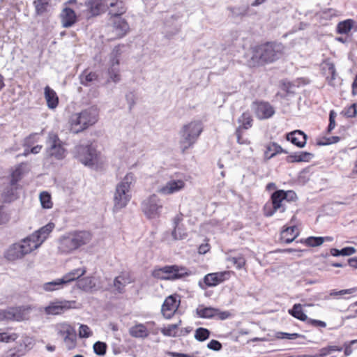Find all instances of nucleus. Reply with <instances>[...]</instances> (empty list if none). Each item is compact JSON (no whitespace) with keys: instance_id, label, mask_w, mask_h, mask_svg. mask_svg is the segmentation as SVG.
I'll use <instances>...</instances> for the list:
<instances>
[{"instance_id":"nucleus-1","label":"nucleus","mask_w":357,"mask_h":357,"mask_svg":"<svg viewBox=\"0 0 357 357\" xmlns=\"http://www.w3.org/2000/svg\"><path fill=\"white\" fill-rule=\"evenodd\" d=\"M54 228V224L49 222L20 243L12 244L5 254L6 258L10 261H15L37 249L47 238Z\"/></svg>"},{"instance_id":"nucleus-2","label":"nucleus","mask_w":357,"mask_h":357,"mask_svg":"<svg viewBox=\"0 0 357 357\" xmlns=\"http://www.w3.org/2000/svg\"><path fill=\"white\" fill-rule=\"evenodd\" d=\"M92 239V234L87 231H74L63 235L59 240V250L68 254L80 247L88 244Z\"/></svg>"},{"instance_id":"nucleus-3","label":"nucleus","mask_w":357,"mask_h":357,"mask_svg":"<svg viewBox=\"0 0 357 357\" xmlns=\"http://www.w3.org/2000/svg\"><path fill=\"white\" fill-rule=\"evenodd\" d=\"M98 119V109L94 107L85 109L80 112L73 114L69 120L70 130L79 133L94 125Z\"/></svg>"},{"instance_id":"nucleus-4","label":"nucleus","mask_w":357,"mask_h":357,"mask_svg":"<svg viewBox=\"0 0 357 357\" xmlns=\"http://www.w3.org/2000/svg\"><path fill=\"white\" fill-rule=\"evenodd\" d=\"M135 182L133 173L129 172L116 185L114 194V211L125 208L131 199L130 188Z\"/></svg>"},{"instance_id":"nucleus-5","label":"nucleus","mask_w":357,"mask_h":357,"mask_svg":"<svg viewBox=\"0 0 357 357\" xmlns=\"http://www.w3.org/2000/svg\"><path fill=\"white\" fill-rule=\"evenodd\" d=\"M115 5L120 7L118 13H115L116 14L126 12L124 3L120 0H87L84 4L79 3L77 8L86 7V10L83 12L85 13V17L90 19L104 13L109 7H114Z\"/></svg>"},{"instance_id":"nucleus-6","label":"nucleus","mask_w":357,"mask_h":357,"mask_svg":"<svg viewBox=\"0 0 357 357\" xmlns=\"http://www.w3.org/2000/svg\"><path fill=\"white\" fill-rule=\"evenodd\" d=\"M202 130V124L199 121H191L183 126L179 132V147L183 153L194 145Z\"/></svg>"},{"instance_id":"nucleus-7","label":"nucleus","mask_w":357,"mask_h":357,"mask_svg":"<svg viewBox=\"0 0 357 357\" xmlns=\"http://www.w3.org/2000/svg\"><path fill=\"white\" fill-rule=\"evenodd\" d=\"M282 55V45L273 43H268L257 48L252 59H257L259 65L265 63H271L278 59Z\"/></svg>"},{"instance_id":"nucleus-8","label":"nucleus","mask_w":357,"mask_h":357,"mask_svg":"<svg viewBox=\"0 0 357 357\" xmlns=\"http://www.w3.org/2000/svg\"><path fill=\"white\" fill-rule=\"evenodd\" d=\"M192 273L185 267L177 265L165 266L156 268L153 271V276L155 278L167 280H175L190 275Z\"/></svg>"},{"instance_id":"nucleus-9","label":"nucleus","mask_w":357,"mask_h":357,"mask_svg":"<svg viewBox=\"0 0 357 357\" xmlns=\"http://www.w3.org/2000/svg\"><path fill=\"white\" fill-rule=\"evenodd\" d=\"M141 208L148 219H157L161 215L163 202L158 195L153 194L142 202Z\"/></svg>"},{"instance_id":"nucleus-10","label":"nucleus","mask_w":357,"mask_h":357,"mask_svg":"<svg viewBox=\"0 0 357 357\" xmlns=\"http://www.w3.org/2000/svg\"><path fill=\"white\" fill-rule=\"evenodd\" d=\"M31 307L29 305L9 307L0 310V321H22L29 319Z\"/></svg>"},{"instance_id":"nucleus-11","label":"nucleus","mask_w":357,"mask_h":357,"mask_svg":"<svg viewBox=\"0 0 357 357\" xmlns=\"http://www.w3.org/2000/svg\"><path fill=\"white\" fill-rule=\"evenodd\" d=\"M86 273L84 268H77L64 275L62 278L43 284V288L46 291H52L61 289L64 284L79 279Z\"/></svg>"},{"instance_id":"nucleus-12","label":"nucleus","mask_w":357,"mask_h":357,"mask_svg":"<svg viewBox=\"0 0 357 357\" xmlns=\"http://www.w3.org/2000/svg\"><path fill=\"white\" fill-rule=\"evenodd\" d=\"M75 157L86 166L92 167L96 162V150L89 144H79L74 149Z\"/></svg>"},{"instance_id":"nucleus-13","label":"nucleus","mask_w":357,"mask_h":357,"mask_svg":"<svg viewBox=\"0 0 357 357\" xmlns=\"http://www.w3.org/2000/svg\"><path fill=\"white\" fill-rule=\"evenodd\" d=\"M46 143L48 155L56 160H63L66 157V150L56 133L50 132Z\"/></svg>"},{"instance_id":"nucleus-14","label":"nucleus","mask_w":357,"mask_h":357,"mask_svg":"<svg viewBox=\"0 0 357 357\" xmlns=\"http://www.w3.org/2000/svg\"><path fill=\"white\" fill-rule=\"evenodd\" d=\"M197 315L203 319H213L218 317L220 320L228 319L231 314L228 311H221L218 308L213 307H205L200 305L196 309Z\"/></svg>"},{"instance_id":"nucleus-15","label":"nucleus","mask_w":357,"mask_h":357,"mask_svg":"<svg viewBox=\"0 0 357 357\" xmlns=\"http://www.w3.org/2000/svg\"><path fill=\"white\" fill-rule=\"evenodd\" d=\"M229 275L228 271L208 273L204 277L203 281L199 282L198 285L202 289H206L207 287H215L227 280Z\"/></svg>"},{"instance_id":"nucleus-16","label":"nucleus","mask_w":357,"mask_h":357,"mask_svg":"<svg viewBox=\"0 0 357 357\" xmlns=\"http://www.w3.org/2000/svg\"><path fill=\"white\" fill-rule=\"evenodd\" d=\"M284 190H275L271 195V201H272V206L273 208L271 209H268L266 206L264 208V214L267 217L272 216L275 212L280 211V212L283 213L285 211V207L283 205V202H284Z\"/></svg>"},{"instance_id":"nucleus-17","label":"nucleus","mask_w":357,"mask_h":357,"mask_svg":"<svg viewBox=\"0 0 357 357\" xmlns=\"http://www.w3.org/2000/svg\"><path fill=\"white\" fill-rule=\"evenodd\" d=\"M180 301L177 300V296H169L164 301L161 312L166 319H170L177 310Z\"/></svg>"},{"instance_id":"nucleus-18","label":"nucleus","mask_w":357,"mask_h":357,"mask_svg":"<svg viewBox=\"0 0 357 357\" xmlns=\"http://www.w3.org/2000/svg\"><path fill=\"white\" fill-rule=\"evenodd\" d=\"M185 187V182L183 180L172 179L163 186L159 187L157 192L164 195H172L181 190Z\"/></svg>"},{"instance_id":"nucleus-19","label":"nucleus","mask_w":357,"mask_h":357,"mask_svg":"<svg viewBox=\"0 0 357 357\" xmlns=\"http://www.w3.org/2000/svg\"><path fill=\"white\" fill-rule=\"evenodd\" d=\"M71 304L66 301H56L51 302L46 306L44 311L48 315H58L63 313L66 310L70 308Z\"/></svg>"},{"instance_id":"nucleus-20","label":"nucleus","mask_w":357,"mask_h":357,"mask_svg":"<svg viewBox=\"0 0 357 357\" xmlns=\"http://www.w3.org/2000/svg\"><path fill=\"white\" fill-rule=\"evenodd\" d=\"M255 114L259 119H267L275 114L274 107L268 102L261 101L255 103Z\"/></svg>"},{"instance_id":"nucleus-21","label":"nucleus","mask_w":357,"mask_h":357,"mask_svg":"<svg viewBox=\"0 0 357 357\" xmlns=\"http://www.w3.org/2000/svg\"><path fill=\"white\" fill-rule=\"evenodd\" d=\"M286 139L298 148H303L307 142V136L302 130H296L287 134Z\"/></svg>"},{"instance_id":"nucleus-22","label":"nucleus","mask_w":357,"mask_h":357,"mask_svg":"<svg viewBox=\"0 0 357 357\" xmlns=\"http://www.w3.org/2000/svg\"><path fill=\"white\" fill-rule=\"evenodd\" d=\"M61 21L63 27H71L77 22V15L72 8L66 7L61 13Z\"/></svg>"},{"instance_id":"nucleus-23","label":"nucleus","mask_w":357,"mask_h":357,"mask_svg":"<svg viewBox=\"0 0 357 357\" xmlns=\"http://www.w3.org/2000/svg\"><path fill=\"white\" fill-rule=\"evenodd\" d=\"M112 23L114 31L118 38L126 36L130 29L129 24L122 17H114Z\"/></svg>"},{"instance_id":"nucleus-24","label":"nucleus","mask_w":357,"mask_h":357,"mask_svg":"<svg viewBox=\"0 0 357 357\" xmlns=\"http://www.w3.org/2000/svg\"><path fill=\"white\" fill-rule=\"evenodd\" d=\"M313 158L314 155L312 153L300 151L289 154L286 158V161L288 163L310 162Z\"/></svg>"},{"instance_id":"nucleus-25","label":"nucleus","mask_w":357,"mask_h":357,"mask_svg":"<svg viewBox=\"0 0 357 357\" xmlns=\"http://www.w3.org/2000/svg\"><path fill=\"white\" fill-rule=\"evenodd\" d=\"M282 153H288V151L283 149L281 146H280L276 142H270L266 146L264 158L266 160H270L271 158L275 157L276 155Z\"/></svg>"},{"instance_id":"nucleus-26","label":"nucleus","mask_w":357,"mask_h":357,"mask_svg":"<svg viewBox=\"0 0 357 357\" xmlns=\"http://www.w3.org/2000/svg\"><path fill=\"white\" fill-rule=\"evenodd\" d=\"M45 98L47 101V107L50 109H54L59 104V98L56 93L50 86L45 87Z\"/></svg>"},{"instance_id":"nucleus-27","label":"nucleus","mask_w":357,"mask_h":357,"mask_svg":"<svg viewBox=\"0 0 357 357\" xmlns=\"http://www.w3.org/2000/svg\"><path fill=\"white\" fill-rule=\"evenodd\" d=\"M298 236L296 226L288 227L281 232V240L286 244L293 242Z\"/></svg>"},{"instance_id":"nucleus-28","label":"nucleus","mask_w":357,"mask_h":357,"mask_svg":"<svg viewBox=\"0 0 357 357\" xmlns=\"http://www.w3.org/2000/svg\"><path fill=\"white\" fill-rule=\"evenodd\" d=\"M130 335L136 338H146L149 336V332L146 326L143 324H137L129 329Z\"/></svg>"},{"instance_id":"nucleus-29","label":"nucleus","mask_w":357,"mask_h":357,"mask_svg":"<svg viewBox=\"0 0 357 357\" xmlns=\"http://www.w3.org/2000/svg\"><path fill=\"white\" fill-rule=\"evenodd\" d=\"M76 286L84 291H91L96 289L94 279L91 277H85L78 280L76 282Z\"/></svg>"},{"instance_id":"nucleus-30","label":"nucleus","mask_w":357,"mask_h":357,"mask_svg":"<svg viewBox=\"0 0 357 357\" xmlns=\"http://www.w3.org/2000/svg\"><path fill=\"white\" fill-rule=\"evenodd\" d=\"M17 185L9 184L3 189L2 196L5 202H12L17 198Z\"/></svg>"},{"instance_id":"nucleus-31","label":"nucleus","mask_w":357,"mask_h":357,"mask_svg":"<svg viewBox=\"0 0 357 357\" xmlns=\"http://www.w3.org/2000/svg\"><path fill=\"white\" fill-rule=\"evenodd\" d=\"M290 315L302 321H307L308 317L302 310V305L300 303H296L291 309L288 310Z\"/></svg>"},{"instance_id":"nucleus-32","label":"nucleus","mask_w":357,"mask_h":357,"mask_svg":"<svg viewBox=\"0 0 357 357\" xmlns=\"http://www.w3.org/2000/svg\"><path fill=\"white\" fill-rule=\"evenodd\" d=\"M98 79V75L94 72L84 70L79 75L81 84L88 86L90 84Z\"/></svg>"},{"instance_id":"nucleus-33","label":"nucleus","mask_w":357,"mask_h":357,"mask_svg":"<svg viewBox=\"0 0 357 357\" xmlns=\"http://www.w3.org/2000/svg\"><path fill=\"white\" fill-rule=\"evenodd\" d=\"M32 341L30 337H24L19 344L13 348L12 349H15L16 353L19 354L20 357L24 356L26 351L30 349V345L31 344Z\"/></svg>"},{"instance_id":"nucleus-34","label":"nucleus","mask_w":357,"mask_h":357,"mask_svg":"<svg viewBox=\"0 0 357 357\" xmlns=\"http://www.w3.org/2000/svg\"><path fill=\"white\" fill-rule=\"evenodd\" d=\"M354 21L351 19L340 22L337 25V32L340 34H347L352 29Z\"/></svg>"},{"instance_id":"nucleus-35","label":"nucleus","mask_w":357,"mask_h":357,"mask_svg":"<svg viewBox=\"0 0 357 357\" xmlns=\"http://www.w3.org/2000/svg\"><path fill=\"white\" fill-rule=\"evenodd\" d=\"M238 122L240 123L238 127H241V130L242 129H249L252 126V119L250 114L248 112H243L238 118Z\"/></svg>"},{"instance_id":"nucleus-36","label":"nucleus","mask_w":357,"mask_h":357,"mask_svg":"<svg viewBox=\"0 0 357 357\" xmlns=\"http://www.w3.org/2000/svg\"><path fill=\"white\" fill-rule=\"evenodd\" d=\"M56 331L57 335L63 337V339L67 335L75 331L74 328L67 323H61L56 326Z\"/></svg>"},{"instance_id":"nucleus-37","label":"nucleus","mask_w":357,"mask_h":357,"mask_svg":"<svg viewBox=\"0 0 357 357\" xmlns=\"http://www.w3.org/2000/svg\"><path fill=\"white\" fill-rule=\"evenodd\" d=\"M121 55V49L119 46H116L112 50L110 58L109 68H119V56Z\"/></svg>"},{"instance_id":"nucleus-38","label":"nucleus","mask_w":357,"mask_h":357,"mask_svg":"<svg viewBox=\"0 0 357 357\" xmlns=\"http://www.w3.org/2000/svg\"><path fill=\"white\" fill-rule=\"evenodd\" d=\"M63 342L68 350L73 349L77 344V335L75 330L73 331L70 335H67L63 338Z\"/></svg>"},{"instance_id":"nucleus-39","label":"nucleus","mask_w":357,"mask_h":357,"mask_svg":"<svg viewBox=\"0 0 357 357\" xmlns=\"http://www.w3.org/2000/svg\"><path fill=\"white\" fill-rule=\"evenodd\" d=\"M343 349L342 347L338 346H328L326 347L321 348L319 350V353L318 354L314 355L313 357H326L333 351H342Z\"/></svg>"},{"instance_id":"nucleus-40","label":"nucleus","mask_w":357,"mask_h":357,"mask_svg":"<svg viewBox=\"0 0 357 357\" xmlns=\"http://www.w3.org/2000/svg\"><path fill=\"white\" fill-rule=\"evenodd\" d=\"M128 283V280L123 275H119L114 280V286L119 293H122L123 291L124 287Z\"/></svg>"},{"instance_id":"nucleus-41","label":"nucleus","mask_w":357,"mask_h":357,"mask_svg":"<svg viewBox=\"0 0 357 357\" xmlns=\"http://www.w3.org/2000/svg\"><path fill=\"white\" fill-rule=\"evenodd\" d=\"M227 261L231 262L238 270L243 268L245 265V259L241 255L229 257L227 258Z\"/></svg>"},{"instance_id":"nucleus-42","label":"nucleus","mask_w":357,"mask_h":357,"mask_svg":"<svg viewBox=\"0 0 357 357\" xmlns=\"http://www.w3.org/2000/svg\"><path fill=\"white\" fill-rule=\"evenodd\" d=\"M210 333L207 328L199 327L195 331V338L199 342H203L209 338Z\"/></svg>"},{"instance_id":"nucleus-43","label":"nucleus","mask_w":357,"mask_h":357,"mask_svg":"<svg viewBox=\"0 0 357 357\" xmlns=\"http://www.w3.org/2000/svg\"><path fill=\"white\" fill-rule=\"evenodd\" d=\"M40 201L43 208L49 209L52 207L51 195L47 192L44 191L40 194Z\"/></svg>"},{"instance_id":"nucleus-44","label":"nucleus","mask_w":357,"mask_h":357,"mask_svg":"<svg viewBox=\"0 0 357 357\" xmlns=\"http://www.w3.org/2000/svg\"><path fill=\"white\" fill-rule=\"evenodd\" d=\"M325 241V238L321 236H310L305 238L303 242L310 247L319 246Z\"/></svg>"},{"instance_id":"nucleus-45","label":"nucleus","mask_w":357,"mask_h":357,"mask_svg":"<svg viewBox=\"0 0 357 357\" xmlns=\"http://www.w3.org/2000/svg\"><path fill=\"white\" fill-rule=\"evenodd\" d=\"M49 1L50 0H35L33 1L36 13L38 15H40L46 11Z\"/></svg>"},{"instance_id":"nucleus-46","label":"nucleus","mask_w":357,"mask_h":357,"mask_svg":"<svg viewBox=\"0 0 357 357\" xmlns=\"http://www.w3.org/2000/svg\"><path fill=\"white\" fill-rule=\"evenodd\" d=\"M231 15L234 17L245 16L248 14L249 8L248 6L243 7H229L228 8Z\"/></svg>"},{"instance_id":"nucleus-47","label":"nucleus","mask_w":357,"mask_h":357,"mask_svg":"<svg viewBox=\"0 0 357 357\" xmlns=\"http://www.w3.org/2000/svg\"><path fill=\"white\" fill-rule=\"evenodd\" d=\"M181 321L178 324H170L167 327H165L161 329V333L165 336L168 337H175L176 336V329L178 327L179 324H181Z\"/></svg>"},{"instance_id":"nucleus-48","label":"nucleus","mask_w":357,"mask_h":357,"mask_svg":"<svg viewBox=\"0 0 357 357\" xmlns=\"http://www.w3.org/2000/svg\"><path fill=\"white\" fill-rule=\"evenodd\" d=\"M107 347L106 343L100 341L95 342L93 347L94 353L100 356H102L106 354Z\"/></svg>"},{"instance_id":"nucleus-49","label":"nucleus","mask_w":357,"mask_h":357,"mask_svg":"<svg viewBox=\"0 0 357 357\" xmlns=\"http://www.w3.org/2000/svg\"><path fill=\"white\" fill-rule=\"evenodd\" d=\"M108 74L109 79L114 82V83H117L121 80L119 68H109Z\"/></svg>"},{"instance_id":"nucleus-50","label":"nucleus","mask_w":357,"mask_h":357,"mask_svg":"<svg viewBox=\"0 0 357 357\" xmlns=\"http://www.w3.org/2000/svg\"><path fill=\"white\" fill-rule=\"evenodd\" d=\"M16 333H9L7 332L0 333V342H10L15 341L17 338Z\"/></svg>"},{"instance_id":"nucleus-51","label":"nucleus","mask_w":357,"mask_h":357,"mask_svg":"<svg viewBox=\"0 0 357 357\" xmlns=\"http://www.w3.org/2000/svg\"><path fill=\"white\" fill-rule=\"evenodd\" d=\"M172 236L174 240H182L187 236V234L181 227L174 228L172 232Z\"/></svg>"},{"instance_id":"nucleus-52","label":"nucleus","mask_w":357,"mask_h":357,"mask_svg":"<svg viewBox=\"0 0 357 357\" xmlns=\"http://www.w3.org/2000/svg\"><path fill=\"white\" fill-rule=\"evenodd\" d=\"M22 170L21 167H17L11 174L10 182L12 185H17V182L22 178Z\"/></svg>"},{"instance_id":"nucleus-53","label":"nucleus","mask_w":357,"mask_h":357,"mask_svg":"<svg viewBox=\"0 0 357 357\" xmlns=\"http://www.w3.org/2000/svg\"><path fill=\"white\" fill-rule=\"evenodd\" d=\"M357 291V287H353L347 289H342L340 291L331 290L330 292L331 296H344L345 294H352Z\"/></svg>"},{"instance_id":"nucleus-54","label":"nucleus","mask_w":357,"mask_h":357,"mask_svg":"<svg viewBox=\"0 0 357 357\" xmlns=\"http://www.w3.org/2000/svg\"><path fill=\"white\" fill-rule=\"evenodd\" d=\"M79 335L81 338H88L92 335V331L87 325L81 324L79 328Z\"/></svg>"},{"instance_id":"nucleus-55","label":"nucleus","mask_w":357,"mask_h":357,"mask_svg":"<svg viewBox=\"0 0 357 357\" xmlns=\"http://www.w3.org/2000/svg\"><path fill=\"white\" fill-rule=\"evenodd\" d=\"M306 323L309 325H311L314 327L317 328H326V323L325 321L314 319L311 318H308Z\"/></svg>"},{"instance_id":"nucleus-56","label":"nucleus","mask_w":357,"mask_h":357,"mask_svg":"<svg viewBox=\"0 0 357 357\" xmlns=\"http://www.w3.org/2000/svg\"><path fill=\"white\" fill-rule=\"evenodd\" d=\"M303 337V335H300L298 333H288L284 332H281L279 333L278 337L281 339H287V340H295L297 337Z\"/></svg>"},{"instance_id":"nucleus-57","label":"nucleus","mask_w":357,"mask_h":357,"mask_svg":"<svg viewBox=\"0 0 357 357\" xmlns=\"http://www.w3.org/2000/svg\"><path fill=\"white\" fill-rule=\"evenodd\" d=\"M35 136H36L35 135H31L29 137H27L26 138H25V139L24 141V146L26 148H25L24 153H23L24 155H27L31 153V149L29 150V147H30L31 143L33 142L32 139Z\"/></svg>"},{"instance_id":"nucleus-58","label":"nucleus","mask_w":357,"mask_h":357,"mask_svg":"<svg viewBox=\"0 0 357 357\" xmlns=\"http://www.w3.org/2000/svg\"><path fill=\"white\" fill-rule=\"evenodd\" d=\"M207 347L211 350L218 351L222 349V346L219 341L212 340L208 343Z\"/></svg>"},{"instance_id":"nucleus-59","label":"nucleus","mask_w":357,"mask_h":357,"mask_svg":"<svg viewBox=\"0 0 357 357\" xmlns=\"http://www.w3.org/2000/svg\"><path fill=\"white\" fill-rule=\"evenodd\" d=\"M283 196H284V201H287L288 202H294L297 199V195H296V192L293 190H287V191L284 190Z\"/></svg>"},{"instance_id":"nucleus-60","label":"nucleus","mask_w":357,"mask_h":357,"mask_svg":"<svg viewBox=\"0 0 357 357\" xmlns=\"http://www.w3.org/2000/svg\"><path fill=\"white\" fill-rule=\"evenodd\" d=\"M337 114L333 111L331 110L329 114V124L328 126V132H331L335 127V119L336 117Z\"/></svg>"},{"instance_id":"nucleus-61","label":"nucleus","mask_w":357,"mask_h":357,"mask_svg":"<svg viewBox=\"0 0 357 357\" xmlns=\"http://www.w3.org/2000/svg\"><path fill=\"white\" fill-rule=\"evenodd\" d=\"M235 134L236 135V138H237V142L240 144H250V142L248 139H245L243 137H242L241 136V127H238L236 130V132H235Z\"/></svg>"},{"instance_id":"nucleus-62","label":"nucleus","mask_w":357,"mask_h":357,"mask_svg":"<svg viewBox=\"0 0 357 357\" xmlns=\"http://www.w3.org/2000/svg\"><path fill=\"white\" fill-rule=\"evenodd\" d=\"M355 344H357V340H351L349 343L344 344V355L346 356H349L352 354V352H353L352 346Z\"/></svg>"},{"instance_id":"nucleus-63","label":"nucleus","mask_w":357,"mask_h":357,"mask_svg":"<svg viewBox=\"0 0 357 357\" xmlns=\"http://www.w3.org/2000/svg\"><path fill=\"white\" fill-rule=\"evenodd\" d=\"M126 99L129 105V109L131 110L132 108L135 105V96L134 93L129 92L128 93H127L126 95Z\"/></svg>"},{"instance_id":"nucleus-64","label":"nucleus","mask_w":357,"mask_h":357,"mask_svg":"<svg viewBox=\"0 0 357 357\" xmlns=\"http://www.w3.org/2000/svg\"><path fill=\"white\" fill-rule=\"evenodd\" d=\"M357 114L356 105L352 104L346 111L345 114L348 117H355Z\"/></svg>"}]
</instances>
